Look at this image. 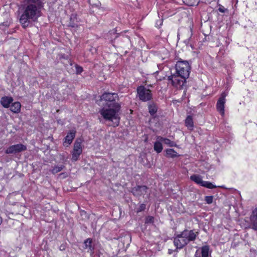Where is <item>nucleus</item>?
I'll return each instance as SVG.
<instances>
[{
    "mask_svg": "<svg viewBox=\"0 0 257 257\" xmlns=\"http://www.w3.org/2000/svg\"><path fill=\"white\" fill-rule=\"evenodd\" d=\"M75 68L77 74H80L83 71L82 67L78 65H75Z\"/></svg>",
    "mask_w": 257,
    "mask_h": 257,
    "instance_id": "473e14b6",
    "label": "nucleus"
},
{
    "mask_svg": "<svg viewBox=\"0 0 257 257\" xmlns=\"http://www.w3.org/2000/svg\"><path fill=\"white\" fill-rule=\"evenodd\" d=\"M162 142V141L157 139V141L154 143V149L157 153H161L163 150Z\"/></svg>",
    "mask_w": 257,
    "mask_h": 257,
    "instance_id": "412c9836",
    "label": "nucleus"
},
{
    "mask_svg": "<svg viewBox=\"0 0 257 257\" xmlns=\"http://www.w3.org/2000/svg\"><path fill=\"white\" fill-rule=\"evenodd\" d=\"M118 99L117 94L116 93H104L101 96V100L106 102L105 103L113 104L116 103V99Z\"/></svg>",
    "mask_w": 257,
    "mask_h": 257,
    "instance_id": "1a4fd4ad",
    "label": "nucleus"
},
{
    "mask_svg": "<svg viewBox=\"0 0 257 257\" xmlns=\"http://www.w3.org/2000/svg\"><path fill=\"white\" fill-rule=\"evenodd\" d=\"M59 248H60V250H65V245H63V244H62V245L60 246Z\"/></svg>",
    "mask_w": 257,
    "mask_h": 257,
    "instance_id": "e433bc0d",
    "label": "nucleus"
},
{
    "mask_svg": "<svg viewBox=\"0 0 257 257\" xmlns=\"http://www.w3.org/2000/svg\"><path fill=\"white\" fill-rule=\"evenodd\" d=\"M154 222V217L152 216H148L145 218V223L146 224L153 223Z\"/></svg>",
    "mask_w": 257,
    "mask_h": 257,
    "instance_id": "c85d7f7f",
    "label": "nucleus"
},
{
    "mask_svg": "<svg viewBox=\"0 0 257 257\" xmlns=\"http://www.w3.org/2000/svg\"><path fill=\"white\" fill-rule=\"evenodd\" d=\"M166 156L169 158H174L178 157V153L172 149H168L166 150Z\"/></svg>",
    "mask_w": 257,
    "mask_h": 257,
    "instance_id": "b1692460",
    "label": "nucleus"
},
{
    "mask_svg": "<svg viewBox=\"0 0 257 257\" xmlns=\"http://www.w3.org/2000/svg\"><path fill=\"white\" fill-rule=\"evenodd\" d=\"M183 237L187 243L194 241L198 235V232H194L193 230L185 229L180 232Z\"/></svg>",
    "mask_w": 257,
    "mask_h": 257,
    "instance_id": "6e6552de",
    "label": "nucleus"
},
{
    "mask_svg": "<svg viewBox=\"0 0 257 257\" xmlns=\"http://www.w3.org/2000/svg\"><path fill=\"white\" fill-rule=\"evenodd\" d=\"M157 139H159V140L162 141V142H163L165 144L170 147L177 146V144L175 142L171 141L169 139L163 138L161 136H157Z\"/></svg>",
    "mask_w": 257,
    "mask_h": 257,
    "instance_id": "6ab92c4d",
    "label": "nucleus"
},
{
    "mask_svg": "<svg viewBox=\"0 0 257 257\" xmlns=\"http://www.w3.org/2000/svg\"><path fill=\"white\" fill-rule=\"evenodd\" d=\"M175 74L172 85L177 88H181L186 83L187 78H181L177 74Z\"/></svg>",
    "mask_w": 257,
    "mask_h": 257,
    "instance_id": "ddd939ff",
    "label": "nucleus"
},
{
    "mask_svg": "<svg viewBox=\"0 0 257 257\" xmlns=\"http://www.w3.org/2000/svg\"><path fill=\"white\" fill-rule=\"evenodd\" d=\"M105 104L106 106L99 110V113L105 120L115 121L116 125H118L120 120L118 113L120 109V105L118 103Z\"/></svg>",
    "mask_w": 257,
    "mask_h": 257,
    "instance_id": "f03ea898",
    "label": "nucleus"
},
{
    "mask_svg": "<svg viewBox=\"0 0 257 257\" xmlns=\"http://www.w3.org/2000/svg\"><path fill=\"white\" fill-rule=\"evenodd\" d=\"M250 221L252 225V228L257 230V208L252 211L250 217Z\"/></svg>",
    "mask_w": 257,
    "mask_h": 257,
    "instance_id": "f3484780",
    "label": "nucleus"
},
{
    "mask_svg": "<svg viewBox=\"0 0 257 257\" xmlns=\"http://www.w3.org/2000/svg\"><path fill=\"white\" fill-rule=\"evenodd\" d=\"M137 92L139 99L143 102L149 101L153 98L151 90L146 88L144 86H138L137 88Z\"/></svg>",
    "mask_w": 257,
    "mask_h": 257,
    "instance_id": "20e7f679",
    "label": "nucleus"
},
{
    "mask_svg": "<svg viewBox=\"0 0 257 257\" xmlns=\"http://www.w3.org/2000/svg\"><path fill=\"white\" fill-rule=\"evenodd\" d=\"M64 168V166L60 165V166H55L53 167V168L51 170V172L52 174H55L60 171H61Z\"/></svg>",
    "mask_w": 257,
    "mask_h": 257,
    "instance_id": "bb28decb",
    "label": "nucleus"
},
{
    "mask_svg": "<svg viewBox=\"0 0 257 257\" xmlns=\"http://www.w3.org/2000/svg\"><path fill=\"white\" fill-rule=\"evenodd\" d=\"M43 5L42 0H26L19 19L23 28L28 27L32 22L38 20L41 16V10Z\"/></svg>",
    "mask_w": 257,
    "mask_h": 257,
    "instance_id": "f257e3e1",
    "label": "nucleus"
},
{
    "mask_svg": "<svg viewBox=\"0 0 257 257\" xmlns=\"http://www.w3.org/2000/svg\"><path fill=\"white\" fill-rule=\"evenodd\" d=\"M213 197L212 196H207L205 197V201L208 204H210L213 202Z\"/></svg>",
    "mask_w": 257,
    "mask_h": 257,
    "instance_id": "c756f323",
    "label": "nucleus"
},
{
    "mask_svg": "<svg viewBox=\"0 0 257 257\" xmlns=\"http://www.w3.org/2000/svg\"><path fill=\"white\" fill-rule=\"evenodd\" d=\"M76 132L74 130L70 131L64 138V144H67V146L70 145L75 137Z\"/></svg>",
    "mask_w": 257,
    "mask_h": 257,
    "instance_id": "4468645a",
    "label": "nucleus"
},
{
    "mask_svg": "<svg viewBox=\"0 0 257 257\" xmlns=\"http://www.w3.org/2000/svg\"><path fill=\"white\" fill-rule=\"evenodd\" d=\"M14 99L11 96H3L1 98L0 102L2 105L5 108H9L10 104L12 103Z\"/></svg>",
    "mask_w": 257,
    "mask_h": 257,
    "instance_id": "dca6fc26",
    "label": "nucleus"
},
{
    "mask_svg": "<svg viewBox=\"0 0 257 257\" xmlns=\"http://www.w3.org/2000/svg\"><path fill=\"white\" fill-rule=\"evenodd\" d=\"M201 186L205 187L209 189H214L216 188V186L210 182L203 181Z\"/></svg>",
    "mask_w": 257,
    "mask_h": 257,
    "instance_id": "cd10ccee",
    "label": "nucleus"
},
{
    "mask_svg": "<svg viewBox=\"0 0 257 257\" xmlns=\"http://www.w3.org/2000/svg\"><path fill=\"white\" fill-rule=\"evenodd\" d=\"M195 257H211V251L208 245H204L199 247L195 252Z\"/></svg>",
    "mask_w": 257,
    "mask_h": 257,
    "instance_id": "9d476101",
    "label": "nucleus"
},
{
    "mask_svg": "<svg viewBox=\"0 0 257 257\" xmlns=\"http://www.w3.org/2000/svg\"><path fill=\"white\" fill-rule=\"evenodd\" d=\"M176 74H172L170 76H169L168 77V80L171 81V83H173V81L174 80V77H175Z\"/></svg>",
    "mask_w": 257,
    "mask_h": 257,
    "instance_id": "f704fd0d",
    "label": "nucleus"
},
{
    "mask_svg": "<svg viewBox=\"0 0 257 257\" xmlns=\"http://www.w3.org/2000/svg\"><path fill=\"white\" fill-rule=\"evenodd\" d=\"M82 153V149L81 147V142L78 139L76 140L74 144V148L72 153V158L71 160L73 162L77 161L79 156Z\"/></svg>",
    "mask_w": 257,
    "mask_h": 257,
    "instance_id": "423d86ee",
    "label": "nucleus"
},
{
    "mask_svg": "<svg viewBox=\"0 0 257 257\" xmlns=\"http://www.w3.org/2000/svg\"><path fill=\"white\" fill-rule=\"evenodd\" d=\"M176 73L181 78H188L189 76L191 66L186 60L180 59L175 65Z\"/></svg>",
    "mask_w": 257,
    "mask_h": 257,
    "instance_id": "7ed1b4c3",
    "label": "nucleus"
},
{
    "mask_svg": "<svg viewBox=\"0 0 257 257\" xmlns=\"http://www.w3.org/2000/svg\"><path fill=\"white\" fill-rule=\"evenodd\" d=\"M88 1L89 3L90 4V5H92L93 7H95L98 8L101 6V4L99 1H97L96 3H94L93 2H91V0H88Z\"/></svg>",
    "mask_w": 257,
    "mask_h": 257,
    "instance_id": "2f4dec72",
    "label": "nucleus"
},
{
    "mask_svg": "<svg viewBox=\"0 0 257 257\" xmlns=\"http://www.w3.org/2000/svg\"><path fill=\"white\" fill-rule=\"evenodd\" d=\"M227 95V92H223L219 97L216 105L217 110L222 116L224 115V105L226 102L225 97Z\"/></svg>",
    "mask_w": 257,
    "mask_h": 257,
    "instance_id": "0eeeda50",
    "label": "nucleus"
},
{
    "mask_svg": "<svg viewBox=\"0 0 257 257\" xmlns=\"http://www.w3.org/2000/svg\"><path fill=\"white\" fill-rule=\"evenodd\" d=\"M146 209V204L144 203H142L140 205L139 207L137 208V212L139 213L140 212H142L144 211Z\"/></svg>",
    "mask_w": 257,
    "mask_h": 257,
    "instance_id": "7c9ffc66",
    "label": "nucleus"
},
{
    "mask_svg": "<svg viewBox=\"0 0 257 257\" xmlns=\"http://www.w3.org/2000/svg\"><path fill=\"white\" fill-rule=\"evenodd\" d=\"M27 146L22 144L10 146L5 151L7 154H17L27 150Z\"/></svg>",
    "mask_w": 257,
    "mask_h": 257,
    "instance_id": "39448f33",
    "label": "nucleus"
},
{
    "mask_svg": "<svg viewBox=\"0 0 257 257\" xmlns=\"http://www.w3.org/2000/svg\"><path fill=\"white\" fill-rule=\"evenodd\" d=\"M190 179L192 181L194 182L195 183L200 186L202 185L203 182V180H202L201 176L198 175H193L191 176Z\"/></svg>",
    "mask_w": 257,
    "mask_h": 257,
    "instance_id": "5701e85b",
    "label": "nucleus"
},
{
    "mask_svg": "<svg viewBox=\"0 0 257 257\" xmlns=\"http://www.w3.org/2000/svg\"><path fill=\"white\" fill-rule=\"evenodd\" d=\"M10 110L15 113H18L20 112L21 104L19 102H15L12 103V105L10 106Z\"/></svg>",
    "mask_w": 257,
    "mask_h": 257,
    "instance_id": "aec40b11",
    "label": "nucleus"
},
{
    "mask_svg": "<svg viewBox=\"0 0 257 257\" xmlns=\"http://www.w3.org/2000/svg\"><path fill=\"white\" fill-rule=\"evenodd\" d=\"M174 244L177 248L181 249L188 243L185 240L181 234L180 233L174 238Z\"/></svg>",
    "mask_w": 257,
    "mask_h": 257,
    "instance_id": "f8f14e48",
    "label": "nucleus"
},
{
    "mask_svg": "<svg viewBox=\"0 0 257 257\" xmlns=\"http://www.w3.org/2000/svg\"><path fill=\"white\" fill-rule=\"evenodd\" d=\"M162 23H163L162 20H160L157 21L156 25L158 27H160V26H161L162 25Z\"/></svg>",
    "mask_w": 257,
    "mask_h": 257,
    "instance_id": "c9c22d12",
    "label": "nucleus"
},
{
    "mask_svg": "<svg viewBox=\"0 0 257 257\" xmlns=\"http://www.w3.org/2000/svg\"><path fill=\"white\" fill-rule=\"evenodd\" d=\"M79 19H78L76 14H72L70 17V22L68 26L72 28H77L79 25Z\"/></svg>",
    "mask_w": 257,
    "mask_h": 257,
    "instance_id": "2eb2a0df",
    "label": "nucleus"
},
{
    "mask_svg": "<svg viewBox=\"0 0 257 257\" xmlns=\"http://www.w3.org/2000/svg\"><path fill=\"white\" fill-rule=\"evenodd\" d=\"M148 110L150 115L154 117L158 110V107L154 102H151L148 103Z\"/></svg>",
    "mask_w": 257,
    "mask_h": 257,
    "instance_id": "a211bd4d",
    "label": "nucleus"
},
{
    "mask_svg": "<svg viewBox=\"0 0 257 257\" xmlns=\"http://www.w3.org/2000/svg\"><path fill=\"white\" fill-rule=\"evenodd\" d=\"M200 0H183V3L187 6H193L197 5Z\"/></svg>",
    "mask_w": 257,
    "mask_h": 257,
    "instance_id": "a878e982",
    "label": "nucleus"
},
{
    "mask_svg": "<svg viewBox=\"0 0 257 257\" xmlns=\"http://www.w3.org/2000/svg\"><path fill=\"white\" fill-rule=\"evenodd\" d=\"M148 190L145 185H138L132 188V192L134 196L139 197L146 194Z\"/></svg>",
    "mask_w": 257,
    "mask_h": 257,
    "instance_id": "9b49d317",
    "label": "nucleus"
},
{
    "mask_svg": "<svg viewBox=\"0 0 257 257\" xmlns=\"http://www.w3.org/2000/svg\"><path fill=\"white\" fill-rule=\"evenodd\" d=\"M185 124L186 126L190 130H192L194 127L193 118L191 115H188L185 119Z\"/></svg>",
    "mask_w": 257,
    "mask_h": 257,
    "instance_id": "4be33fe9",
    "label": "nucleus"
},
{
    "mask_svg": "<svg viewBox=\"0 0 257 257\" xmlns=\"http://www.w3.org/2000/svg\"><path fill=\"white\" fill-rule=\"evenodd\" d=\"M85 248L88 249V251L92 252L94 248L92 245V239L88 238L84 241Z\"/></svg>",
    "mask_w": 257,
    "mask_h": 257,
    "instance_id": "393cba45",
    "label": "nucleus"
},
{
    "mask_svg": "<svg viewBox=\"0 0 257 257\" xmlns=\"http://www.w3.org/2000/svg\"><path fill=\"white\" fill-rule=\"evenodd\" d=\"M218 11L221 13H225L227 11V10L225 9L223 6H220L218 8Z\"/></svg>",
    "mask_w": 257,
    "mask_h": 257,
    "instance_id": "72a5a7b5",
    "label": "nucleus"
}]
</instances>
